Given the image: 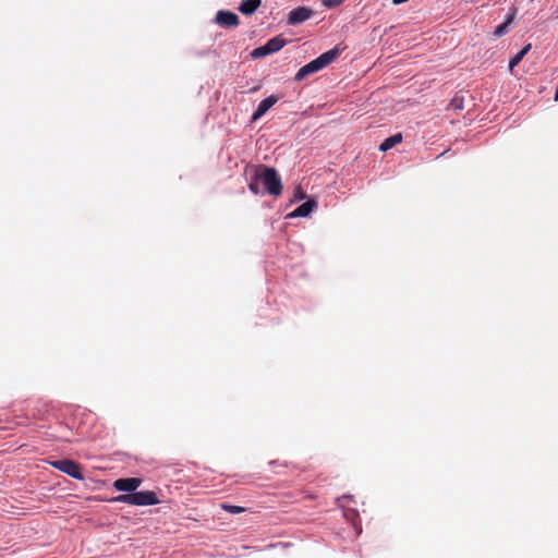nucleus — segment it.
Wrapping results in <instances>:
<instances>
[{
  "instance_id": "nucleus-11",
  "label": "nucleus",
  "mask_w": 558,
  "mask_h": 558,
  "mask_svg": "<svg viewBox=\"0 0 558 558\" xmlns=\"http://www.w3.org/2000/svg\"><path fill=\"white\" fill-rule=\"evenodd\" d=\"M514 16H515V10H514V9H513V10H510V12H509V14H508V16H507L506 21H505L502 24L498 25V26L495 28V31H494V35H495L496 37H500V36H502L504 34H506V33H507V31H508V26L512 23V21H513Z\"/></svg>"
},
{
  "instance_id": "nucleus-8",
  "label": "nucleus",
  "mask_w": 558,
  "mask_h": 558,
  "mask_svg": "<svg viewBox=\"0 0 558 558\" xmlns=\"http://www.w3.org/2000/svg\"><path fill=\"white\" fill-rule=\"evenodd\" d=\"M277 101L278 98L276 96H269L262 100L252 116V121L255 122L260 119Z\"/></svg>"
},
{
  "instance_id": "nucleus-10",
  "label": "nucleus",
  "mask_w": 558,
  "mask_h": 558,
  "mask_svg": "<svg viewBox=\"0 0 558 558\" xmlns=\"http://www.w3.org/2000/svg\"><path fill=\"white\" fill-rule=\"evenodd\" d=\"M260 0H243L239 7V11L244 15H251L260 7Z\"/></svg>"
},
{
  "instance_id": "nucleus-6",
  "label": "nucleus",
  "mask_w": 558,
  "mask_h": 558,
  "mask_svg": "<svg viewBox=\"0 0 558 558\" xmlns=\"http://www.w3.org/2000/svg\"><path fill=\"white\" fill-rule=\"evenodd\" d=\"M312 16V10L305 7L293 9L289 13L288 23L290 25H298L307 21Z\"/></svg>"
},
{
  "instance_id": "nucleus-21",
  "label": "nucleus",
  "mask_w": 558,
  "mask_h": 558,
  "mask_svg": "<svg viewBox=\"0 0 558 558\" xmlns=\"http://www.w3.org/2000/svg\"><path fill=\"white\" fill-rule=\"evenodd\" d=\"M555 100L558 101V89L556 90V94H555Z\"/></svg>"
},
{
  "instance_id": "nucleus-3",
  "label": "nucleus",
  "mask_w": 558,
  "mask_h": 558,
  "mask_svg": "<svg viewBox=\"0 0 558 558\" xmlns=\"http://www.w3.org/2000/svg\"><path fill=\"white\" fill-rule=\"evenodd\" d=\"M113 500L132 506H153L159 502L156 494L150 490L134 492L132 494L120 495Z\"/></svg>"
},
{
  "instance_id": "nucleus-5",
  "label": "nucleus",
  "mask_w": 558,
  "mask_h": 558,
  "mask_svg": "<svg viewBox=\"0 0 558 558\" xmlns=\"http://www.w3.org/2000/svg\"><path fill=\"white\" fill-rule=\"evenodd\" d=\"M142 484L138 477L119 478L113 482L114 489L119 492L134 493Z\"/></svg>"
},
{
  "instance_id": "nucleus-15",
  "label": "nucleus",
  "mask_w": 558,
  "mask_h": 558,
  "mask_svg": "<svg viewBox=\"0 0 558 558\" xmlns=\"http://www.w3.org/2000/svg\"><path fill=\"white\" fill-rule=\"evenodd\" d=\"M268 54H270V53L268 52V49H267L266 45L260 46V47L254 49L252 51V53H251V56L253 58H262V57H265V56H268Z\"/></svg>"
},
{
  "instance_id": "nucleus-17",
  "label": "nucleus",
  "mask_w": 558,
  "mask_h": 558,
  "mask_svg": "<svg viewBox=\"0 0 558 558\" xmlns=\"http://www.w3.org/2000/svg\"><path fill=\"white\" fill-rule=\"evenodd\" d=\"M344 0H322V4L326 8H335L340 5Z\"/></svg>"
},
{
  "instance_id": "nucleus-4",
  "label": "nucleus",
  "mask_w": 558,
  "mask_h": 558,
  "mask_svg": "<svg viewBox=\"0 0 558 558\" xmlns=\"http://www.w3.org/2000/svg\"><path fill=\"white\" fill-rule=\"evenodd\" d=\"M52 465L56 469H58L59 471L70 475L73 478H76V480L83 478V474L81 472L78 464H76L75 462H73L71 460L54 461V462H52Z\"/></svg>"
},
{
  "instance_id": "nucleus-9",
  "label": "nucleus",
  "mask_w": 558,
  "mask_h": 558,
  "mask_svg": "<svg viewBox=\"0 0 558 558\" xmlns=\"http://www.w3.org/2000/svg\"><path fill=\"white\" fill-rule=\"evenodd\" d=\"M314 208H316V202L313 199H310V201L303 203L302 205H300L292 213H290L288 217H290V218L307 217L314 210Z\"/></svg>"
},
{
  "instance_id": "nucleus-18",
  "label": "nucleus",
  "mask_w": 558,
  "mask_h": 558,
  "mask_svg": "<svg viewBox=\"0 0 558 558\" xmlns=\"http://www.w3.org/2000/svg\"><path fill=\"white\" fill-rule=\"evenodd\" d=\"M250 191L254 194H258L259 190H258V183L257 182H251L250 185Z\"/></svg>"
},
{
  "instance_id": "nucleus-7",
  "label": "nucleus",
  "mask_w": 558,
  "mask_h": 558,
  "mask_svg": "<svg viewBox=\"0 0 558 558\" xmlns=\"http://www.w3.org/2000/svg\"><path fill=\"white\" fill-rule=\"evenodd\" d=\"M216 22L225 27H232L239 24L236 14L230 11H219L216 15Z\"/></svg>"
},
{
  "instance_id": "nucleus-20",
  "label": "nucleus",
  "mask_w": 558,
  "mask_h": 558,
  "mask_svg": "<svg viewBox=\"0 0 558 558\" xmlns=\"http://www.w3.org/2000/svg\"><path fill=\"white\" fill-rule=\"evenodd\" d=\"M408 0H392V3L393 4H401V3H404L407 2Z\"/></svg>"
},
{
  "instance_id": "nucleus-13",
  "label": "nucleus",
  "mask_w": 558,
  "mask_h": 558,
  "mask_svg": "<svg viewBox=\"0 0 558 558\" xmlns=\"http://www.w3.org/2000/svg\"><path fill=\"white\" fill-rule=\"evenodd\" d=\"M284 45H286V40L279 36L271 38L266 44L268 52L270 54L279 51L281 48L284 47Z\"/></svg>"
},
{
  "instance_id": "nucleus-14",
  "label": "nucleus",
  "mask_w": 558,
  "mask_h": 558,
  "mask_svg": "<svg viewBox=\"0 0 558 558\" xmlns=\"http://www.w3.org/2000/svg\"><path fill=\"white\" fill-rule=\"evenodd\" d=\"M531 44H527L525 45L509 62V70L510 72L513 71L514 66H517L521 61L522 59L524 58V56L530 51L531 49Z\"/></svg>"
},
{
  "instance_id": "nucleus-12",
  "label": "nucleus",
  "mask_w": 558,
  "mask_h": 558,
  "mask_svg": "<svg viewBox=\"0 0 558 558\" xmlns=\"http://www.w3.org/2000/svg\"><path fill=\"white\" fill-rule=\"evenodd\" d=\"M402 141V135L399 133V134H395L388 138H386L379 146V149L381 151H387L389 149H391L393 146H396L397 144L401 143Z\"/></svg>"
},
{
  "instance_id": "nucleus-1",
  "label": "nucleus",
  "mask_w": 558,
  "mask_h": 558,
  "mask_svg": "<svg viewBox=\"0 0 558 558\" xmlns=\"http://www.w3.org/2000/svg\"><path fill=\"white\" fill-rule=\"evenodd\" d=\"M340 53V50L338 48L330 49L323 54H320L315 60L311 61L310 63L302 66L295 74L296 81H302L306 76L314 74L322 69L329 65Z\"/></svg>"
},
{
  "instance_id": "nucleus-16",
  "label": "nucleus",
  "mask_w": 558,
  "mask_h": 558,
  "mask_svg": "<svg viewBox=\"0 0 558 558\" xmlns=\"http://www.w3.org/2000/svg\"><path fill=\"white\" fill-rule=\"evenodd\" d=\"M222 509L230 513H241L244 511V508L233 505L223 504Z\"/></svg>"
},
{
  "instance_id": "nucleus-2",
  "label": "nucleus",
  "mask_w": 558,
  "mask_h": 558,
  "mask_svg": "<svg viewBox=\"0 0 558 558\" xmlns=\"http://www.w3.org/2000/svg\"><path fill=\"white\" fill-rule=\"evenodd\" d=\"M256 179L265 186L266 191L274 196L281 194L282 184L274 168L260 167L256 171Z\"/></svg>"
},
{
  "instance_id": "nucleus-19",
  "label": "nucleus",
  "mask_w": 558,
  "mask_h": 558,
  "mask_svg": "<svg viewBox=\"0 0 558 558\" xmlns=\"http://www.w3.org/2000/svg\"><path fill=\"white\" fill-rule=\"evenodd\" d=\"M295 197L299 198V199H302L304 197V194H303L301 187H298L295 190Z\"/></svg>"
}]
</instances>
